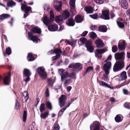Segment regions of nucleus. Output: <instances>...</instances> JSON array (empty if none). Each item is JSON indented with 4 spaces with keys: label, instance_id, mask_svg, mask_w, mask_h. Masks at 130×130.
Masks as SVG:
<instances>
[{
    "label": "nucleus",
    "instance_id": "nucleus-1",
    "mask_svg": "<svg viewBox=\"0 0 130 130\" xmlns=\"http://www.w3.org/2000/svg\"><path fill=\"white\" fill-rule=\"evenodd\" d=\"M80 40L81 43L83 44L86 43L85 46L88 51L90 52H93L94 48L91 45L92 42L91 41H87L86 38L84 37L80 38Z\"/></svg>",
    "mask_w": 130,
    "mask_h": 130
},
{
    "label": "nucleus",
    "instance_id": "nucleus-2",
    "mask_svg": "<svg viewBox=\"0 0 130 130\" xmlns=\"http://www.w3.org/2000/svg\"><path fill=\"white\" fill-rule=\"evenodd\" d=\"M124 62L123 60H119L115 64L113 70L114 72L119 71L123 69L124 67Z\"/></svg>",
    "mask_w": 130,
    "mask_h": 130
},
{
    "label": "nucleus",
    "instance_id": "nucleus-3",
    "mask_svg": "<svg viewBox=\"0 0 130 130\" xmlns=\"http://www.w3.org/2000/svg\"><path fill=\"white\" fill-rule=\"evenodd\" d=\"M50 19H49V17L48 18L46 16H44L42 19L43 23L47 26H48L49 24L54 20V13L52 10H51L50 11Z\"/></svg>",
    "mask_w": 130,
    "mask_h": 130
},
{
    "label": "nucleus",
    "instance_id": "nucleus-4",
    "mask_svg": "<svg viewBox=\"0 0 130 130\" xmlns=\"http://www.w3.org/2000/svg\"><path fill=\"white\" fill-rule=\"evenodd\" d=\"M37 71L42 79H44L46 78L47 74L44 68L42 67H39L37 70Z\"/></svg>",
    "mask_w": 130,
    "mask_h": 130
},
{
    "label": "nucleus",
    "instance_id": "nucleus-5",
    "mask_svg": "<svg viewBox=\"0 0 130 130\" xmlns=\"http://www.w3.org/2000/svg\"><path fill=\"white\" fill-rule=\"evenodd\" d=\"M65 70L60 69L58 70V73L61 76V79L62 81H64L65 79L69 77V73L67 71H65Z\"/></svg>",
    "mask_w": 130,
    "mask_h": 130
},
{
    "label": "nucleus",
    "instance_id": "nucleus-6",
    "mask_svg": "<svg viewBox=\"0 0 130 130\" xmlns=\"http://www.w3.org/2000/svg\"><path fill=\"white\" fill-rule=\"evenodd\" d=\"M111 63L110 61H107L105 63L103 67V70L106 74H109V71L111 67Z\"/></svg>",
    "mask_w": 130,
    "mask_h": 130
},
{
    "label": "nucleus",
    "instance_id": "nucleus-7",
    "mask_svg": "<svg viewBox=\"0 0 130 130\" xmlns=\"http://www.w3.org/2000/svg\"><path fill=\"white\" fill-rule=\"evenodd\" d=\"M99 123L98 121L94 122L90 126V130H99Z\"/></svg>",
    "mask_w": 130,
    "mask_h": 130
},
{
    "label": "nucleus",
    "instance_id": "nucleus-8",
    "mask_svg": "<svg viewBox=\"0 0 130 130\" xmlns=\"http://www.w3.org/2000/svg\"><path fill=\"white\" fill-rule=\"evenodd\" d=\"M10 72L8 73L6 76L5 75L3 79V81L5 85H8L9 84L10 82Z\"/></svg>",
    "mask_w": 130,
    "mask_h": 130
},
{
    "label": "nucleus",
    "instance_id": "nucleus-9",
    "mask_svg": "<svg viewBox=\"0 0 130 130\" xmlns=\"http://www.w3.org/2000/svg\"><path fill=\"white\" fill-rule=\"evenodd\" d=\"M124 53L122 52L121 53H117L115 54V57L116 60H123L124 59Z\"/></svg>",
    "mask_w": 130,
    "mask_h": 130
},
{
    "label": "nucleus",
    "instance_id": "nucleus-10",
    "mask_svg": "<svg viewBox=\"0 0 130 130\" xmlns=\"http://www.w3.org/2000/svg\"><path fill=\"white\" fill-rule=\"evenodd\" d=\"M106 49H97L95 52V56L98 58L101 57L102 54L106 51Z\"/></svg>",
    "mask_w": 130,
    "mask_h": 130
},
{
    "label": "nucleus",
    "instance_id": "nucleus-11",
    "mask_svg": "<svg viewBox=\"0 0 130 130\" xmlns=\"http://www.w3.org/2000/svg\"><path fill=\"white\" fill-rule=\"evenodd\" d=\"M66 100V96L62 95L59 99V104L60 107H62L64 105Z\"/></svg>",
    "mask_w": 130,
    "mask_h": 130
},
{
    "label": "nucleus",
    "instance_id": "nucleus-12",
    "mask_svg": "<svg viewBox=\"0 0 130 130\" xmlns=\"http://www.w3.org/2000/svg\"><path fill=\"white\" fill-rule=\"evenodd\" d=\"M28 35L29 39L34 42L37 43L38 42V41H40V39L37 36H33L30 32H28Z\"/></svg>",
    "mask_w": 130,
    "mask_h": 130
},
{
    "label": "nucleus",
    "instance_id": "nucleus-13",
    "mask_svg": "<svg viewBox=\"0 0 130 130\" xmlns=\"http://www.w3.org/2000/svg\"><path fill=\"white\" fill-rule=\"evenodd\" d=\"M101 17V18L105 20H109V16L108 11L107 10L102 11Z\"/></svg>",
    "mask_w": 130,
    "mask_h": 130
},
{
    "label": "nucleus",
    "instance_id": "nucleus-14",
    "mask_svg": "<svg viewBox=\"0 0 130 130\" xmlns=\"http://www.w3.org/2000/svg\"><path fill=\"white\" fill-rule=\"evenodd\" d=\"M54 6L55 9L57 11H60L61 8V3L58 1H56L54 4Z\"/></svg>",
    "mask_w": 130,
    "mask_h": 130
},
{
    "label": "nucleus",
    "instance_id": "nucleus-15",
    "mask_svg": "<svg viewBox=\"0 0 130 130\" xmlns=\"http://www.w3.org/2000/svg\"><path fill=\"white\" fill-rule=\"evenodd\" d=\"M127 78L126 72L125 71H123L120 74L119 80H125Z\"/></svg>",
    "mask_w": 130,
    "mask_h": 130
},
{
    "label": "nucleus",
    "instance_id": "nucleus-16",
    "mask_svg": "<svg viewBox=\"0 0 130 130\" xmlns=\"http://www.w3.org/2000/svg\"><path fill=\"white\" fill-rule=\"evenodd\" d=\"M96 46L98 47H101L104 46V43L100 39H98L96 40L95 42Z\"/></svg>",
    "mask_w": 130,
    "mask_h": 130
},
{
    "label": "nucleus",
    "instance_id": "nucleus-17",
    "mask_svg": "<svg viewBox=\"0 0 130 130\" xmlns=\"http://www.w3.org/2000/svg\"><path fill=\"white\" fill-rule=\"evenodd\" d=\"M126 46L125 42L124 41L120 42L118 45L119 49L121 50H125Z\"/></svg>",
    "mask_w": 130,
    "mask_h": 130
},
{
    "label": "nucleus",
    "instance_id": "nucleus-18",
    "mask_svg": "<svg viewBox=\"0 0 130 130\" xmlns=\"http://www.w3.org/2000/svg\"><path fill=\"white\" fill-rule=\"evenodd\" d=\"M99 83L100 85L101 86L110 88L111 89H113V87L110 86V85H108L107 83L102 81H100L99 82Z\"/></svg>",
    "mask_w": 130,
    "mask_h": 130
},
{
    "label": "nucleus",
    "instance_id": "nucleus-19",
    "mask_svg": "<svg viewBox=\"0 0 130 130\" xmlns=\"http://www.w3.org/2000/svg\"><path fill=\"white\" fill-rule=\"evenodd\" d=\"M67 24L69 26H73L75 24L74 20L72 18L69 19L66 22Z\"/></svg>",
    "mask_w": 130,
    "mask_h": 130
},
{
    "label": "nucleus",
    "instance_id": "nucleus-20",
    "mask_svg": "<svg viewBox=\"0 0 130 130\" xmlns=\"http://www.w3.org/2000/svg\"><path fill=\"white\" fill-rule=\"evenodd\" d=\"M48 30L51 31H55L57 30L58 28V26L56 25H52L48 27Z\"/></svg>",
    "mask_w": 130,
    "mask_h": 130
},
{
    "label": "nucleus",
    "instance_id": "nucleus-21",
    "mask_svg": "<svg viewBox=\"0 0 130 130\" xmlns=\"http://www.w3.org/2000/svg\"><path fill=\"white\" fill-rule=\"evenodd\" d=\"M84 9L87 13H91L93 12L92 8L90 6L85 7Z\"/></svg>",
    "mask_w": 130,
    "mask_h": 130
},
{
    "label": "nucleus",
    "instance_id": "nucleus-22",
    "mask_svg": "<svg viewBox=\"0 0 130 130\" xmlns=\"http://www.w3.org/2000/svg\"><path fill=\"white\" fill-rule=\"evenodd\" d=\"M121 4V7L124 9H126L128 7V3L126 0H122Z\"/></svg>",
    "mask_w": 130,
    "mask_h": 130
},
{
    "label": "nucleus",
    "instance_id": "nucleus-23",
    "mask_svg": "<svg viewBox=\"0 0 130 130\" xmlns=\"http://www.w3.org/2000/svg\"><path fill=\"white\" fill-rule=\"evenodd\" d=\"M31 31L33 33L39 34L41 32V30L38 27H34L32 28Z\"/></svg>",
    "mask_w": 130,
    "mask_h": 130
},
{
    "label": "nucleus",
    "instance_id": "nucleus-24",
    "mask_svg": "<svg viewBox=\"0 0 130 130\" xmlns=\"http://www.w3.org/2000/svg\"><path fill=\"white\" fill-rule=\"evenodd\" d=\"M10 15L7 14H3L0 15V22L1 21H3L5 19L10 17Z\"/></svg>",
    "mask_w": 130,
    "mask_h": 130
},
{
    "label": "nucleus",
    "instance_id": "nucleus-25",
    "mask_svg": "<svg viewBox=\"0 0 130 130\" xmlns=\"http://www.w3.org/2000/svg\"><path fill=\"white\" fill-rule=\"evenodd\" d=\"M70 16V13L67 11H65L63 13L62 16L64 20H65L69 18Z\"/></svg>",
    "mask_w": 130,
    "mask_h": 130
},
{
    "label": "nucleus",
    "instance_id": "nucleus-26",
    "mask_svg": "<svg viewBox=\"0 0 130 130\" xmlns=\"http://www.w3.org/2000/svg\"><path fill=\"white\" fill-rule=\"evenodd\" d=\"M75 20L76 23H80L83 21V19L81 16L78 15L75 17Z\"/></svg>",
    "mask_w": 130,
    "mask_h": 130
},
{
    "label": "nucleus",
    "instance_id": "nucleus-27",
    "mask_svg": "<svg viewBox=\"0 0 130 130\" xmlns=\"http://www.w3.org/2000/svg\"><path fill=\"white\" fill-rule=\"evenodd\" d=\"M21 9L22 11H23V10H26L28 11H30L31 10V8L30 7H28L27 6L24 4H22Z\"/></svg>",
    "mask_w": 130,
    "mask_h": 130
},
{
    "label": "nucleus",
    "instance_id": "nucleus-28",
    "mask_svg": "<svg viewBox=\"0 0 130 130\" xmlns=\"http://www.w3.org/2000/svg\"><path fill=\"white\" fill-rule=\"evenodd\" d=\"M82 64L79 63H76L74 64V68L78 70H80L82 69Z\"/></svg>",
    "mask_w": 130,
    "mask_h": 130
},
{
    "label": "nucleus",
    "instance_id": "nucleus-29",
    "mask_svg": "<svg viewBox=\"0 0 130 130\" xmlns=\"http://www.w3.org/2000/svg\"><path fill=\"white\" fill-rule=\"evenodd\" d=\"M75 0H70V8L74 10L75 7Z\"/></svg>",
    "mask_w": 130,
    "mask_h": 130
},
{
    "label": "nucleus",
    "instance_id": "nucleus-30",
    "mask_svg": "<svg viewBox=\"0 0 130 130\" xmlns=\"http://www.w3.org/2000/svg\"><path fill=\"white\" fill-rule=\"evenodd\" d=\"M23 74L25 76H29L31 75V73L29 70L25 69L23 71Z\"/></svg>",
    "mask_w": 130,
    "mask_h": 130
},
{
    "label": "nucleus",
    "instance_id": "nucleus-31",
    "mask_svg": "<svg viewBox=\"0 0 130 130\" xmlns=\"http://www.w3.org/2000/svg\"><path fill=\"white\" fill-rule=\"evenodd\" d=\"M54 78L52 79L51 78H49L48 80V85L52 87L54 83L55 82Z\"/></svg>",
    "mask_w": 130,
    "mask_h": 130
},
{
    "label": "nucleus",
    "instance_id": "nucleus-32",
    "mask_svg": "<svg viewBox=\"0 0 130 130\" xmlns=\"http://www.w3.org/2000/svg\"><path fill=\"white\" fill-rule=\"evenodd\" d=\"M55 20L57 23H59L60 22L62 21L64 19L62 16L59 15L56 16Z\"/></svg>",
    "mask_w": 130,
    "mask_h": 130
},
{
    "label": "nucleus",
    "instance_id": "nucleus-33",
    "mask_svg": "<svg viewBox=\"0 0 130 130\" xmlns=\"http://www.w3.org/2000/svg\"><path fill=\"white\" fill-rule=\"evenodd\" d=\"M27 59L29 61H32L34 60L35 58L32 55V54L31 53H29L27 57Z\"/></svg>",
    "mask_w": 130,
    "mask_h": 130
},
{
    "label": "nucleus",
    "instance_id": "nucleus-34",
    "mask_svg": "<svg viewBox=\"0 0 130 130\" xmlns=\"http://www.w3.org/2000/svg\"><path fill=\"white\" fill-rule=\"evenodd\" d=\"M49 115V112L48 111L45 112L44 113H42L40 114V117L43 119H46Z\"/></svg>",
    "mask_w": 130,
    "mask_h": 130
},
{
    "label": "nucleus",
    "instance_id": "nucleus-35",
    "mask_svg": "<svg viewBox=\"0 0 130 130\" xmlns=\"http://www.w3.org/2000/svg\"><path fill=\"white\" fill-rule=\"evenodd\" d=\"M98 29L99 30L102 32H105L107 30V27L105 25L100 26Z\"/></svg>",
    "mask_w": 130,
    "mask_h": 130
},
{
    "label": "nucleus",
    "instance_id": "nucleus-36",
    "mask_svg": "<svg viewBox=\"0 0 130 130\" xmlns=\"http://www.w3.org/2000/svg\"><path fill=\"white\" fill-rule=\"evenodd\" d=\"M15 3L12 0L8 1L7 3V5L8 6L12 7L15 5Z\"/></svg>",
    "mask_w": 130,
    "mask_h": 130
},
{
    "label": "nucleus",
    "instance_id": "nucleus-37",
    "mask_svg": "<svg viewBox=\"0 0 130 130\" xmlns=\"http://www.w3.org/2000/svg\"><path fill=\"white\" fill-rule=\"evenodd\" d=\"M23 95L25 99V102H26L27 100H28L29 98L28 93L27 91H25L23 93Z\"/></svg>",
    "mask_w": 130,
    "mask_h": 130
},
{
    "label": "nucleus",
    "instance_id": "nucleus-38",
    "mask_svg": "<svg viewBox=\"0 0 130 130\" xmlns=\"http://www.w3.org/2000/svg\"><path fill=\"white\" fill-rule=\"evenodd\" d=\"M27 117V111L26 110L24 111L23 115L22 120L24 122H25L26 120Z\"/></svg>",
    "mask_w": 130,
    "mask_h": 130
},
{
    "label": "nucleus",
    "instance_id": "nucleus-39",
    "mask_svg": "<svg viewBox=\"0 0 130 130\" xmlns=\"http://www.w3.org/2000/svg\"><path fill=\"white\" fill-rule=\"evenodd\" d=\"M45 104H41L40 107V110L41 112H42L45 110Z\"/></svg>",
    "mask_w": 130,
    "mask_h": 130
},
{
    "label": "nucleus",
    "instance_id": "nucleus-40",
    "mask_svg": "<svg viewBox=\"0 0 130 130\" xmlns=\"http://www.w3.org/2000/svg\"><path fill=\"white\" fill-rule=\"evenodd\" d=\"M115 120L116 122H120L122 121L121 117L119 115H117L115 118Z\"/></svg>",
    "mask_w": 130,
    "mask_h": 130
},
{
    "label": "nucleus",
    "instance_id": "nucleus-41",
    "mask_svg": "<svg viewBox=\"0 0 130 130\" xmlns=\"http://www.w3.org/2000/svg\"><path fill=\"white\" fill-rule=\"evenodd\" d=\"M46 107L50 110H51L52 108V107L51 103L47 101L46 102Z\"/></svg>",
    "mask_w": 130,
    "mask_h": 130
},
{
    "label": "nucleus",
    "instance_id": "nucleus-42",
    "mask_svg": "<svg viewBox=\"0 0 130 130\" xmlns=\"http://www.w3.org/2000/svg\"><path fill=\"white\" fill-rule=\"evenodd\" d=\"M55 53L57 55H58L59 56H60V54L61 53V50L59 48L56 49L55 50Z\"/></svg>",
    "mask_w": 130,
    "mask_h": 130
},
{
    "label": "nucleus",
    "instance_id": "nucleus-43",
    "mask_svg": "<svg viewBox=\"0 0 130 130\" xmlns=\"http://www.w3.org/2000/svg\"><path fill=\"white\" fill-rule=\"evenodd\" d=\"M117 24L119 27L120 28H122L124 27V25L122 23L119 21H117Z\"/></svg>",
    "mask_w": 130,
    "mask_h": 130
},
{
    "label": "nucleus",
    "instance_id": "nucleus-44",
    "mask_svg": "<svg viewBox=\"0 0 130 130\" xmlns=\"http://www.w3.org/2000/svg\"><path fill=\"white\" fill-rule=\"evenodd\" d=\"M54 130H59L60 127L59 125L57 123H55L54 126Z\"/></svg>",
    "mask_w": 130,
    "mask_h": 130
},
{
    "label": "nucleus",
    "instance_id": "nucleus-45",
    "mask_svg": "<svg viewBox=\"0 0 130 130\" xmlns=\"http://www.w3.org/2000/svg\"><path fill=\"white\" fill-rule=\"evenodd\" d=\"M66 109L65 108V107H64L62 109H61L59 111L58 113V115L59 116H61L63 113V112L64 111V110Z\"/></svg>",
    "mask_w": 130,
    "mask_h": 130
},
{
    "label": "nucleus",
    "instance_id": "nucleus-46",
    "mask_svg": "<svg viewBox=\"0 0 130 130\" xmlns=\"http://www.w3.org/2000/svg\"><path fill=\"white\" fill-rule=\"evenodd\" d=\"M6 52L7 54L8 55H10L11 54V51L10 47H8L6 48Z\"/></svg>",
    "mask_w": 130,
    "mask_h": 130
},
{
    "label": "nucleus",
    "instance_id": "nucleus-47",
    "mask_svg": "<svg viewBox=\"0 0 130 130\" xmlns=\"http://www.w3.org/2000/svg\"><path fill=\"white\" fill-rule=\"evenodd\" d=\"M72 78H75L76 76L75 74L73 73H72L70 74H69V77Z\"/></svg>",
    "mask_w": 130,
    "mask_h": 130
},
{
    "label": "nucleus",
    "instance_id": "nucleus-48",
    "mask_svg": "<svg viewBox=\"0 0 130 130\" xmlns=\"http://www.w3.org/2000/svg\"><path fill=\"white\" fill-rule=\"evenodd\" d=\"M90 37L92 38H94L96 37V34L93 32H92L91 33L90 35Z\"/></svg>",
    "mask_w": 130,
    "mask_h": 130
},
{
    "label": "nucleus",
    "instance_id": "nucleus-49",
    "mask_svg": "<svg viewBox=\"0 0 130 130\" xmlns=\"http://www.w3.org/2000/svg\"><path fill=\"white\" fill-rule=\"evenodd\" d=\"M89 16L92 18L96 19L97 18L98 15L97 14L95 13L92 15H90Z\"/></svg>",
    "mask_w": 130,
    "mask_h": 130
},
{
    "label": "nucleus",
    "instance_id": "nucleus-50",
    "mask_svg": "<svg viewBox=\"0 0 130 130\" xmlns=\"http://www.w3.org/2000/svg\"><path fill=\"white\" fill-rule=\"evenodd\" d=\"M93 69V67L92 66H90L88 67L86 71V72L87 73L88 72H89L90 71H92Z\"/></svg>",
    "mask_w": 130,
    "mask_h": 130
},
{
    "label": "nucleus",
    "instance_id": "nucleus-51",
    "mask_svg": "<svg viewBox=\"0 0 130 130\" xmlns=\"http://www.w3.org/2000/svg\"><path fill=\"white\" fill-rule=\"evenodd\" d=\"M19 103L18 102V100L16 99V103L15 104V108L18 109L19 108Z\"/></svg>",
    "mask_w": 130,
    "mask_h": 130
},
{
    "label": "nucleus",
    "instance_id": "nucleus-52",
    "mask_svg": "<svg viewBox=\"0 0 130 130\" xmlns=\"http://www.w3.org/2000/svg\"><path fill=\"white\" fill-rule=\"evenodd\" d=\"M45 95L46 97H48L49 96L50 94L49 91V89L48 87H47L45 92Z\"/></svg>",
    "mask_w": 130,
    "mask_h": 130
},
{
    "label": "nucleus",
    "instance_id": "nucleus-53",
    "mask_svg": "<svg viewBox=\"0 0 130 130\" xmlns=\"http://www.w3.org/2000/svg\"><path fill=\"white\" fill-rule=\"evenodd\" d=\"M117 50V47L116 46L114 45L112 47V51L113 53H115L116 52Z\"/></svg>",
    "mask_w": 130,
    "mask_h": 130
},
{
    "label": "nucleus",
    "instance_id": "nucleus-54",
    "mask_svg": "<svg viewBox=\"0 0 130 130\" xmlns=\"http://www.w3.org/2000/svg\"><path fill=\"white\" fill-rule=\"evenodd\" d=\"M72 82V81L70 79H68L66 80L64 83V84L65 85H66L67 84H70Z\"/></svg>",
    "mask_w": 130,
    "mask_h": 130
},
{
    "label": "nucleus",
    "instance_id": "nucleus-55",
    "mask_svg": "<svg viewBox=\"0 0 130 130\" xmlns=\"http://www.w3.org/2000/svg\"><path fill=\"white\" fill-rule=\"evenodd\" d=\"M96 3L100 4H102L103 3V0H94Z\"/></svg>",
    "mask_w": 130,
    "mask_h": 130
},
{
    "label": "nucleus",
    "instance_id": "nucleus-56",
    "mask_svg": "<svg viewBox=\"0 0 130 130\" xmlns=\"http://www.w3.org/2000/svg\"><path fill=\"white\" fill-rule=\"evenodd\" d=\"M123 93L125 94L128 95L129 93V95H130V93H129L128 92V91H127V90H126V89H123Z\"/></svg>",
    "mask_w": 130,
    "mask_h": 130
},
{
    "label": "nucleus",
    "instance_id": "nucleus-57",
    "mask_svg": "<svg viewBox=\"0 0 130 130\" xmlns=\"http://www.w3.org/2000/svg\"><path fill=\"white\" fill-rule=\"evenodd\" d=\"M59 57H60L58 55H56V56L53 57L52 58V59L53 60H54L58 58Z\"/></svg>",
    "mask_w": 130,
    "mask_h": 130
},
{
    "label": "nucleus",
    "instance_id": "nucleus-58",
    "mask_svg": "<svg viewBox=\"0 0 130 130\" xmlns=\"http://www.w3.org/2000/svg\"><path fill=\"white\" fill-rule=\"evenodd\" d=\"M124 106L126 108L128 109L130 108V106L127 103H125L124 104Z\"/></svg>",
    "mask_w": 130,
    "mask_h": 130
},
{
    "label": "nucleus",
    "instance_id": "nucleus-59",
    "mask_svg": "<svg viewBox=\"0 0 130 130\" xmlns=\"http://www.w3.org/2000/svg\"><path fill=\"white\" fill-rule=\"evenodd\" d=\"M27 77L25 79H24V80L25 81L26 83H27V82L30 80V78L29 77V76H26Z\"/></svg>",
    "mask_w": 130,
    "mask_h": 130
},
{
    "label": "nucleus",
    "instance_id": "nucleus-60",
    "mask_svg": "<svg viewBox=\"0 0 130 130\" xmlns=\"http://www.w3.org/2000/svg\"><path fill=\"white\" fill-rule=\"evenodd\" d=\"M88 33V31H84L82 34V36L83 37L85 36Z\"/></svg>",
    "mask_w": 130,
    "mask_h": 130
},
{
    "label": "nucleus",
    "instance_id": "nucleus-61",
    "mask_svg": "<svg viewBox=\"0 0 130 130\" xmlns=\"http://www.w3.org/2000/svg\"><path fill=\"white\" fill-rule=\"evenodd\" d=\"M90 29L94 31L96 29V27L94 25L91 26L90 27Z\"/></svg>",
    "mask_w": 130,
    "mask_h": 130
},
{
    "label": "nucleus",
    "instance_id": "nucleus-62",
    "mask_svg": "<svg viewBox=\"0 0 130 130\" xmlns=\"http://www.w3.org/2000/svg\"><path fill=\"white\" fill-rule=\"evenodd\" d=\"M55 50H51L48 53V54H53L54 53H55Z\"/></svg>",
    "mask_w": 130,
    "mask_h": 130
},
{
    "label": "nucleus",
    "instance_id": "nucleus-63",
    "mask_svg": "<svg viewBox=\"0 0 130 130\" xmlns=\"http://www.w3.org/2000/svg\"><path fill=\"white\" fill-rule=\"evenodd\" d=\"M49 9L48 6L47 5H45L44 6V9L45 10L47 11Z\"/></svg>",
    "mask_w": 130,
    "mask_h": 130
},
{
    "label": "nucleus",
    "instance_id": "nucleus-64",
    "mask_svg": "<svg viewBox=\"0 0 130 130\" xmlns=\"http://www.w3.org/2000/svg\"><path fill=\"white\" fill-rule=\"evenodd\" d=\"M72 102V101H69L68 102V104L67 106H66L65 107V108L67 109V108L69 107Z\"/></svg>",
    "mask_w": 130,
    "mask_h": 130
}]
</instances>
